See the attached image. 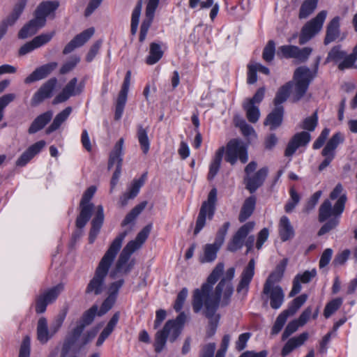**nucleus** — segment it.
Masks as SVG:
<instances>
[{
    "instance_id": "34",
    "label": "nucleus",
    "mask_w": 357,
    "mask_h": 357,
    "mask_svg": "<svg viewBox=\"0 0 357 357\" xmlns=\"http://www.w3.org/2000/svg\"><path fill=\"white\" fill-rule=\"evenodd\" d=\"M264 294L269 296L270 305L273 309H279L284 302V294L279 285L275 286L269 290V292Z\"/></svg>"
},
{
    "instance_id": "52",
    "label": "nucleus",
    "mask_w": 357,
    "mask_h": 357,
    "mask_svg": "<svg viewBox=\"0 0 357 357\" xmlns=\"http://www.w3.org/2000/svg\"><path fill=\"white\" fill-rule=\"evenodd\" d=\"M346 54V52L341 50V45H335L328 53L326 62L334 61L337 63L342 60Z\"/></svg>"
},
{
    "instance_id": "22",
    "label": "nucleus",
    "mask_w": 357,
    "mask_h": 357,
    "mask_svg": "<svg viewBox=\"0 0 357 357\" xmlns=\"http://www.w3.org/2000/svg\"><path fill=\"white\" fill-rule=\"evenodd\" d=\"M44 140L38 141L30 146L17 160V167H24L35 155L38 154L45 146Z\"/></svg>"
},
{
    "instance_id": "44",
    "label": "nucleus",
    "mask_w": 357,
    "mask_h": 357,
    "mask_svg": "<svg viewBox=\"0 0 357 357\" xmlns=\"http://www.w3.org/2000/svg\"><path fill=\"white\" fill-rule=\"evenodd\" d=\"M147 205V202L144 201L136 205L125 217L121 226L125 227L129 224L133 223L137 216L143 211Z\"/></svg>"
},
{
    "instance_id": "47",
    "label": "nucleus",
    "mask_w": 357,
    "mask_h": 357,
    "mask_svg": "<svg viewBox=\"0 0 357 357\" xmlns=\"http://www.w3.org/2000/svg\"><path fill=\"white\" fill-rule=\"evenodd\" d=\"M243 108L246 112V117L249 122L255 123L258 121L260 116V111L257 106L244 102Z\"/></svg>"
},
{
    "instance_id": "4",
    "label": "nucleus",
    "mask_w": 357,
    "mask_h": 357,
    "mask_svg": "<svg viewBox=\"0 0 357 357\" xmlns=\"http://www.w3.org/2000/svg\"><path fill=\"white\" fill-rule=\"evenodd\" d=\"M319 60L320 59L318 58L313 70L307 66H300L295 70L293 77L295 81L292 97L294 102L299 101L306 93L310 83L317 76Z\"/></svg>"
},
{
    "instance_id": "16",
    "label": "nucleus",
    "mask_w": 357,
    "mask_h": 357,
    "mask_svg": "<svg viewBox=\"0 0 357 357\" xmlns=\"http://www.w3.org/2000/svg\"><path fill=\"white\" fill-rule=\"evenodd\" d=\"M311 136L309 132L302 131L296 133L288 142L284 150L286 157H291L301 146H305L310 141Z\"/></svg>"
},
{
    "instance_id": "5",
    "label": "nucleus",
    "mask_w": 357,
    "mask_h": 357,
    "mask_svg": "<svg viewBox=\"0 0 357 357\" xmlns=\"http://www.w3.org/2000/svg\"><path fill=\"white\" fill-rule=\"evenodd\" d=\"M217 202V190L213 188L208 195L207 199L204 201L201 205L194 229V235H197L206 224V220H213Z\"/></svg>"
},
{
    "instance_id": "1",
    "label": "nucleus",
    "mask_w": 357,
    "mask_h": 357,
    "mask_svg": "<svg viewBox=\"0 0 357 357\" xmlns=\"http://www.w3.org/2000/svg\"><path fill=\"white\" fill-rule=\"evenodd\" d=\"M223 271L224 264L218 263L201 287L194 290L192 301L194 312H199L204 304H207L210 314L217 311L220 306L225 307L230 304L234 294L233 284H228L220 281L213 291V285L218 282Z\"/></svg>"
},
{
    "instance_id": "11",
    "label": "nucleus",
    "mask_w": 357,
    "mask_h": 357,
    "mask_svg": "<svg viewBox=\"0 0 357 357\" xmlns=\"http://www.w3.org/2000/svg\"><path fill=\"white\" fill-rule=\"evenodd\" d=\"M63 288V284L60 283L38 296L36 300V312L37 314L45 312L47 305L56 301Z\"/></svg>"
},
{
    "instance_id": "46",
    "label": "nucleus",
    "mask_w": 357,
    "mask_h": 357,
    "mask_svg": "<svg viewBox=\"0 0 357 357\" xmlns=\"http://www.w3.org/2000/svg\"><path fill=\"white\" fill-rule=\"evenodd\" d=\"M319 0H304L299 10L298 17L300 19L307 18L311 15L317 6Z\"/></svg>"
},
{
    "instance_id": "63",
    "label": "nucleus",
    "mask_w": 357,
    "mask_h": 357,
    "mask_svg": "<svg viewBox=\"0 0 357 357\" xmlns=\"http://www.w3.org/2000/svg\"><path fill=\"white\" fill-rule=\"evenodd\" d=\"M312 52V49L311 47H305L300 49L297 47L294 59L298 60L300 62H305L308 59Z\"/></svg>"
},
{
    "instance_id": "37",
    "label": "nucleus",
    "mask_w": 357,
    "mask_h": 357,
    "mask_svg": "<svg viewBox=\"0 0 357 357\" xmlns=\"http://www.w3.org/2000/svg\"><path fill=\"white\" fill-rule=\"evenodd\" d=\"M38 20L34 17L28 23L24 24L18 33V38L20 39H25L30 36H33L37 33L39 29L43 27L40 25Z\"/></svg>"
},
{
    "instance_id": "43",
    "label": "nucleus",
    "mask_w": 357,
    "mask_h": 357,
    "mask_svg": "<svg viewBox=\"0 0 357 357\" xmlns=\"http://www.w3.org/2000/svg\"><path fill=\"white\" fill-rule=\"evenodd\" d=\"M163 56V52L161 50L160 44L151 43L150 44L149 54L146 59V63L148 65H153L158 62Z\"/></svg>"
},
{
    "instance_id": "64",
    "label": "nucleus",
    "mask_w": 357,
    "mask_h": 357,
    "mask_svg": "<svg viewBox=\"0 0 357 357\" xmlns=\"http://www.w3.org/2000/svg\"><path fill=\"white\" fill-rule=\"evenodd\" d=\"M31 340L29 336H25L20 348L19 357L30 356Z\"/></svg>"
},
{
    "instance_id": "51",
    "label": "nucleus",
    "mask_w": 357,
    "mask_h": 357,
    "mask_svg": "<svg viewBox=\"0 0 357 357\" xmlns=\"http://www.w3.org/2000/svg\"><path fill=\"white\" fill-rule=\"evenodd\" d=\"M98 305H93L83 313L79 322L84 324L85 327L90 325L93 321L96 315L98 314Z\"/></svg>"
},
{
    "instance_id": "40",
    "label": "nucleus",
    "mask_w": 357,
    "mask_h": 357,
    "mask_svg": "<svg viewBox=\"0 0 357 357\" xmlns=\"http://www.w3.org/2000/svg\"><path fill=\"white\" fill-rule=\"evenodd\" d=\"M72 112L71 107H67L54 117L52 123L47 128L46 133L50 134L59 128L61 125L67 120Z\"/></svg>"
},
{
    "instance_id": "42",
    "label": "nucleus",
    "mask_w": 357,
    "mask_h": 357,
    "mask_svg": "<svg viewBox=\"0 0 357 357\" xmlns=\"http://www.w3.org/2000/svg\"><path fill=\"white\" fill-rule=\"evenodd\" d=\"M155 12V11H152L146 9V18L143 20L140 26V32L139 37V40L140 43H143L146 39L148 31L153 20Z\"/></svg>"
},
{
    "instance_id": "41",
    "label": "nucleus",
    "mask_w": 357,
    "mask_h": 357,
    "mask_svg": "<svg viewBox=\"0 0 357 357\" xmlns=\"http://www.w3.org/2000/svg\"><path fill=\"white\" fill-rule=\"evenodd\" d=\"M344 142V137L340 132L335 133L331 138L328 141L325 147L321 151V155H327L328 153H332L335 155V150L337 149L339 144Z\"/></svg>"
},
{
    "instance_id": "36",
    "label": "nucleus",
    "mask_w": 357,
    "mask_h": 357,
    "mask_svg": "<svg viewBox=\"0 0 357 357\" xmlns=\"http://www.w3.org/2000/svg\"><path fill=\"white\" fill-rule=\"evenodd\" d=\"M256 204V197L250 196L243 202L238 215L240 222H245L253 213Z\"/></svg>"
},
{
    "instance_id": "25",
    "label": "nucleus",
    "mask_w": 357,
    "mask_h": 357,
    "mask_svg": "<svg viewBox=\"0 0 357 357\" xmlns=\"http://www.w3.org/2000/svg\"><path fill=\"white\" fill-rule=\"evenodd\" d=\"M340 36V17L335 16L326 26V36L324 40L325 45L335 41Z\"/></svg>"
},
{
    "instance_id": "45",
    "label": "nucleus",
    "mask_w": 357,
    "mask_h": 357,
    "mask_svg": "<svg viewBox=\"0 0 357 357\" xmlns=\"http://www.w3.org/2000/svg\"><path fill=\"white\" fill-rule=\"evenodd\" d=\"M137 137L143 153L146 154L150 148V142L148 137V131L142 125L137 126Z\"/></svg>"
},
{
    "instance_id": "18",
    "label": "nucleus",
    "mask_w": 357,
    "mask_h": 357,
    "mask_svg": "<svg viewBox=\"0 0 357 357\" xmlns=\"http://www.w3.org/2000/svg\"><path fill=\"white\" fill-rule=\"evenodd\" d=\"M268 167H264L259 169L252 176H246L244 178L245 188L251 194L255 192L256 190L264 184L268 176Z\"/></svg>"
},
{
    "instance_id": "3",
    "label": "nucleus",
    "mask_w": 357,
    "mask_h": 357,
    "mask_svg": "<svg viewBox=\"0 0 357 357\" xmlns=\"http://www.w3.org/2000/svg\"><path fill=\"white\" fill-rule=\"evenodd\" d=\"M343 190L342 184L338 183L330 193V198L333 200L338 198L333 207L329 199H326L319 208V221L326 222L318 231V236H323L335 229L340 223V218L343 213L347 202V195H341Z\"/></svg>"
},
{
    "instance_id": "24",
    "label": "nucleus",
    "mask_w": 357,
    "mask_h": 357,
    "mask_svg": "<svg viewBox=\"0 0 357 357\" xmlns=\"http://www.w3.org/2000/svg\"><path fill=\"white\" fill-rule=\"evenodd\" d=\"M284 114V107H275L264 119V126H268L271 131L276 130L283 122Z\"/></svg>"
},
{
    "instance_id": "60",
    "label": "nucleus",
    "mask_w": 357,
    "mask_h": 357,
    "mask_svg": "<svg viewBox=\"0 0 357 357\" xmlns=\"http://www.w3.org/2000/svg\"><path fill=\"white\" fill-rule=\"evenodd\" d=\"M188 291L186 287H183L178 294L174 304V309L176 312H180L183 306L185 301L188 296Z\"/></svg>"
},
{
    "instance_id": "61",
    "label": "nucleus",
    "mask_w": 357,
    "mask_h": 357,
    "mask_svg": "<svg viewBox=\"0 0 357 357\" xmlns=\"http://www.w3.org/2000/svg\"><path fill=\"white\" fill-rule=\"evenodd\" d=\"M116 298H114L113 296L108 295V296L102 302L100 310H98V316L101 317L105 314L109 310H110L114 306L116 302Z\"/></svg>"
},
{
    "instance_id": "31",
    "label": "nucleus",
    "mask_w": 357,
    "mask_h": 357,
    "mask_svg": "<svg viewBox=\"0 0 357 357\" xmlns=\"http://www.w3.org/2000/svg\"><path fill=\"white\" fill-rule=\"evenodd\" d=\"M53 113L52 111H47L38 116L31 123L28 129L29 134H34L40 131L51 121Z\"/></svg>"
},
{
    "instance_id": "54",
    "label": "nucleus",
    "mask_w": 357,
    "mask_h": 357,
    "mask_svg": "<svg viewBox=\"0 0 357 357\" xmlns=\"http://www.w3.org/2000/svg\"><path fill=\"white\" fill-rule=\"evenodd\" d=\"M289 194L290 199L284 206V211L288 213L293 211L301 199L300 195L294 188L290 189Z\"/></svg>"
},
{
    "instance_id": "39",
    "label": "nucleus",
    "mask_w": 357,
    "mask_h": 357,
    "mask_svg": "<svg viewBox=\"0 0 357 357\" xmlns=\"http://www.w3.org/2000/svg\"><path fill=\"white\" fill-rule=\"evenodd\" d=\"M204 314L206 318L208 319V324L206 329V336L207 337H211L215 335L220 319V315H215L217 311H214L212 313H209L207 309V304H204Z\"/></svg>"
},
{
    "instance_id": "21",
    "label": "nucleus",
    "mask_w": 357,
    "mask_h": 357,
    "mask_svg": "<svg viewBox=\"0 0 357 357\" xmlns=\"http://www.w3.org/2000/svg\"><path fill=\"white\" fill-rule=\"evenodd\" d=\"M58 66L56 62H50L44 64L36 68L28 77L24 79L26 84H30L38 80L46 78L50 75Z\"/></svg>"
},
{
    "instance_id": "30",
    "label": "nucleus",
    "mask_w": 357,
    "mask_h": 357,
    "mask_svg": "<svg viewBox=\"0 0 357 357\" xmlns=\"http://www.w3.org/2000/svg\"><path fill=\"white\" fill-rule=\"evenodd\" d=\"M186 321V315L183 312L176 317L175 319L168 320L167 322H170L169 328L172 330L169 341L174 342L181 335L184 324Z\"/></svg>"
},
{
    "instance_id": "62",
    "label": "nucleus",
    "mask_w": 357,
    "mask_h": 357,
    "mask_svg": "<svg viewBox=\"0 0 357 357\" xmlns=\"http://www.w3.org/2000/svg\"><path fill=\"white\" fill-rule=\"evenodd\" d=\"M80 61V58L77 56H73L69 61H66L60 68L59 73L65 75L71 71L77 64Z\"/></svg>"
},
{
    "instance_id": "56",
    "label": "nucleus",
    "mask_w": 357,
    "mask_h": 357,
    "mask_svg": "<svg viewBox=\"0 0 357 357\" xmlns=\"http://www.w3.org/2000/svg\"><path fill=\"white\" fill-rule=\"evenodd\" d=\"M275 53V43L273 40H271L268 42L264 48L262 57L266 62H271L273 60Z\"/></svg>"
},
{
    "instance_id": "58",
    "label": "nucleus",
    "mask_w": 357,
    "mask_h": 357,
    "mask_svg": "<svg viewBox=\"0 0 357 357\" xmlns=\"http://www.w3.org/2000/svg\"><path fill=\"white\" fill-rule=\"evenodd\" d=\"M77 83V79L76 77H74L69 81V82L66 85L63 90H64L70 96H73L77 94H79L82 92L84 86L79 84L77 89H75Z\"/></svg>"
},
{
    "instance_id": "8",
    "label": "nucleus",
    "mask_w": 357,
    "mask_h": 357,
    "mask_svg": "<svg viewBox=\"0 0 357 357\" xmlns=\"http://www.w3.org/2000/svg\"><path fill=\"white\" fill-rule=\"evenodd\" d=\"M326 15L327 12L326 10H321L315 17L303 26L299 36L300 45L305 44L321 31Z\"/></svg>"
},
{
    "instance_id": "12",
    "label": "nucleus",
    "mask_w": 357,
    "mask_h": 357,
    "mask_svg": "<svg viewBox=\"0 0 357 357\" xmlns=\"http://www.w3.org/2000/svg\"><path fill=\"white\" fill-rule=\"evenodd\" d=\"M152 229V225H146L137 235L135 240L129 241L123 249V254L121 260L128 259L130 255H132L137 250L140 248L146 241Z\"/></svg>"
},
{
    "instance_id": "49",
    "label": "nucleus",
    "mask_w": 357,
    "mask_h": 357,
    "mask_svg": "<svg viewBox=\"0 0 357 357\" xmlns=\"http://www.w3.org/2000/svg\"><path fill=\"white\" fill-rule=\"evenodd\" d=\"M343 300L341 298H335L328 302L324 308V316L328 319L335 313L342 305Z\"/></svg>"
},
{
    "instance_id": "33",
    "label": "nucleus",
    "mask_w": 357,
    "mask_h": 357,
    "mask_svg": "<svg viewBox=\"0 0 357 357\" xmlns=\"http://www.w3.org/2000/svg\"><path fill=\"white\" fill-rule=\"evenodd\" d=\"M225 153V148L223 146L218 149L215 152V156L211 160L209 165V171L207 175V179L211 181L214 179L218 174L221 165V162Z\"/></svg>"
},
{
    "instance_id": "59",
    "label": "nucleus",
    "mask_w": 357,
    "mask_h": 357,
    "mask_svg": "<svg viewBox=\"0 0 357 357\" xmlns=\"http://www.w3.org/2000/svg\"><path fill=\"white\" fill-rule=\"evenodd\" d=\"M318 123L317 111H315L313 114L309 117L305 118L303 121L302 128L308 131H314Z\"/></svg>"
},
{
    "instance_id": "7",
    "label": "nucleus",
    "mask_w": 357,
    "mask_h": 357,
    "mask_svg": "<svg viewBox=\"0 0 357 357\" xmlns=\"http://www.w3.org/2000/svg\"><path fill=\"white\" fill-rule=\"evenodd\" d=\"M96 191V188L91 185L84 192L79 203V213L77 217V223L79 227L86 225L92 216L94 204L90 201Z\"/></svg>"
},
{
    "instance_id": "17",
    "label": "nucleus",
    "mask_w": 357,
    "mask_h": 357,
    "mask_svg": "<svg viewBox=\"0 0 357 357\" xmlns=\"http://www.w3.org/2000/svg\"><path fill=\"white\" fill-rule=\"evenodd\" d=\"M59 7V1L57 0L45 1L39 3L35 12L34 17L38 20L40 25H45L46 17L54 13Z\"/></svg>"
},
{
    "instance_id": "50",
    "label": "nucleus",
    "mask_w": 357,
    "mask_h": 357,
    "mask_svg": "<svg viewBox=\"0 0 357 357\" xmlns=\"http://www.w3.org/2000/svg\"><path fill=\"white\" fill-rule=\"evenodd\" d=\"M307 296L306 294H301L295 298L288 306V308L284 310L290 316L294 315L296 311L305 303Z\"/></svg>"
},
{
    "instance_id": "14",
    "label": "nucleus",
    "mask_w": 357,
    "mask_h": 357,
    "mask_svg": "<svg viewBox=\"0 0 357 357\" xmlns=\"http://www.w3.org/2000/svg\"><path fill=\"white\" fill-rule=\"evenodd\" d=\"M57 82L58 80L56 77H52L43 83L33 94L31 98V105H38L45 99L50 98L53 96V92L56 86Z\"/></svg>"
},
{
    "instance_id": "28",
    "label": "nucleus",
    "mask_w": 357,
    "mask_h": 357,
    "mask_svg": "<svg viewBox=\"0 0 357 357\" xmlns=\"http://www.w3.org/2000/svg\"><path fill=\"white\" fill-rule=\"evenodd\" d=\"M170 322H166L162 329L158 331L155 335L154 349L156 353H160L166 345L167 340L172 333L169 328Z\"/></svg>"
},
{
    "instance_id": "6",
    "label": "nucleus",
    "mask_w": 357,
    "mask_h": 357,
    "mask_svg": "<svg viewBox=\"0 0 357 357\" xmlns=\"http://www.w3.org/2000/svg\"><path fill=\"white\" fill-rule=\"evenodd\" d=\"M124 139L120 138L115 144L113 150L111 151L108 161V169H111L116 164V169L112 175L110 181V192L113 191L116 185L121 172V166L123 162Z\"/></svg>"
},
{
    "instance_id": "9",
    "label": "nucleus",
    "mask_w": 357,
    "mask_h": 357,
    "mask_svg": "<svg viewBox=\"0 0 357 357\" xmlns=\"http://www.w3.org/2000/svg\"><path fill=\"white\" fill-rule=\"evenodd\" d=\"M239 159L242 163L248 160V151L244 143L238 139H231L227 144L225 160L234 165Z\"/></svg>"
},
{
    "instance_id": "38",
    "label": "nucleus",
    "mask_w": 357,
    "mask_h": 357,
    "mask_svg": "<svg viewBox=\"0 0 357 357\" xmlns=\"http://www.w3.org/2000/svg\"><path fill=\"white\" fill-rule=\"evenodd\" d=\"M52 335L47 325V321L45 317H40L37 324V339L43 344H46Z\"/></svg>"
},
{
    "instance_id": "15",
    "label": "nucleus",
    "mask_w": 357,
    "mask_h": 357,
    "mask_svg": "<svg viewBox=\"0 0 357 357\" xmlns=\"http://www.w3.org/2000/svg\"><path fill=\"white\" fill-rule=\"evenodd\" d=\"M255 261L253 259H250L243 269L240 281L236 287L237 294L242 295L244 298L248 292L250 284L255 275Z\"/></svg>"
},
{
    "instance_id": "57",
    "label": "nucleus",
    "mask_w": 357,
    "mask_h": 357,
    "mask_svg": "<svg viewBox=\"0 0 357 357\" xmlns=\"http://www.w3.org/2000/svg\"><path fill=\"white\" fill-rule=\"evenodd\" d=\"M296 50L297 46L295 45H282L278 48V54L285 59H294Z\"/></svg>"
},
{
    "instance_id": "29",
    "label": "nucleus",
    "mask_w": 357,
    "mask_h": 357,
    "mask_svg": "<svg viewBox=\"0 0 357 357\" xmlns=\"http://www.w3.org/2000/svg\"><path fill=\"white\" fill-rule=\"evenodd\" d=\"M308 333L307 332H303L298 336L293 337L289 339L282 349V356H287L294 349L303 345L304 342L308 339Z\"/></svg>"
},
{
    "instance_id": "13",
    "label": "nucleus",
    "mask_w": 357,
    "mask_h": 357,
    "mask_svg": "<svg viewBox=\"0 0 357 357\" xmlns=\"http://www.w3.org/2000/svg\"><path fill=\"white\" fill-rule=\"evenodd\" d=\"M131 79V71L128 70L126 72L123 84L121 86V91L118 95L114 113V119L119 121L121 119L125 105L127 101L128 93L129 91L130 84Z\"/></svg>"
},
{
    "instance_id": "2",
    "label": "nucleus",
    "mask_w": 357,
    "mask_h": 357,
    "mask_svg": "<svg viewBox=\"0 0 357 357\" xmlns=\"http://www.w3.org/2000/svg\"><path fill=\"white\" fill-rule=\"evenodd\" d=\"M129 231L125 230L113 240L109 248L100 259L96 267L94 275L87 284L84 293L86 295L98 296L106 289L105 280L109 268L119 252L122 243Z\"/></svg>"
},
{
    "instance_id": "26",
    "label": "nucleus",
    "mask_w": 357,
    "mask_h": 357,
    "mask_svg": "<svg viewBox=\"0 0 357 357\" xmlns=\"http://www.w3.org/2000/svg\"><path fill=\"white\" fill-rule=\"evenodd\" d=\"M222 245L214 241L213 243H207L204 246L203 254L199 257V261L202 264L211 263L215 260L217 254Z\"/></svg>"
},
{
    "instance_id": "20",
    "label": "nucleus",
    "mask_w": 357,
    "mask_h": 357,
    "mask_svg": "<svg viewBox=\"0 0 357 357\" xmlns=\"http://www.w3.org/2000/svg\"><path fill=\"white\" fill-rule=\"evenodd\" d=\"M94 29L89 28L75 36L63 48V54H68L75 48L84 45L93 35Z\"/></svg>"
},
{
    "instance_id": "19",
    "label": "nucleus",
    "mask_w": 357,
    "mask_h": 357,
    "mask_svg": "<svg viewBox=\"0 0 357 357\" xmlns=\"http://www.w3.org/2000/svg\"><path fill=\"white\" fill-rule=\"evenodd\" d=\"M288 260L287 258L283 259L275 267V270L272 271L264 284L263 294L269 292V290L273 288L275 283L279 282L285 271Z\"/></svg>"
},
{
    "instance_id": "35",
    "label": "nucleus",
    "mask_w": 357,
    "mask_h": 357,
    "mask_svg": "<svg viewBox=\"0 0 357 357\" xmlns=\"http://www.w3.org/2000/svg\"><path fill=\"white\" fill-rule=\"evenodd\" d=\"M279 235L283 242L292 238L294 236V228L287 216H282L280 220Z\"/></svg>"
},
{
    "instance_id": "48",
    "label": "nucleus",
    "mask_w": 357,
    "mask_h": 357,
    "mask_svg": "<svg viewBox=\"0 0 357 357\" xmlns=\"http://www.w3.org/2000/svg\"><path fill=\"white\" fill-rule=\"evenodd\" d=\"M146 174V173H144L139 178L133 180L132 184L128 190V192H126L130 195V197L135 198L137 197L140 188L144 185L145 183Z\"/></svg>"
},
{
    "instance_id": "10",
    "label": "nucleus",
    "mask_w": 357,
    "mask_h": 357,
    "mask_svg": "<svg viewBox=\"0 0 357 357\" xmlns=\"http://www.w3.org/2000/svg\"><path fill=\"white\" fill-rule=\"evenodd\" d=\"M254 222H248L243 225L234 234L227 244V250L235 252L243 248L244 242L248 234L255 227Z\"/></svg>"
},
{
    "instance_id": "32",
    "label": "nucleus",
    "mask_w": 357,
    "mask_h": 357,
    "mask_svg": "<svg viewBox=\"0 0 357 357\" xmlns=\"http://www.w3.org/2000/svg\"><path fill=\"white\" fill-rule=\"evenodd\" d=\"M294 83L289 81L280 86L273 99V105L276 107H284L282 104L287 101L290 96Z\"/></svg>"
},
{
    "instance_id": "53",
    "label": "nucleus",
    "mask_w": 357,
    "mask_h": 357,
    "mask_svg": "<svg viewBox=\"0 0 357 357\" xmlns=\"http://www.w3.org/2000/svg\"><path fill=\"white\" fill-rule=\"evenodd\" d=\"M142 3H138L135 7L131 16L130 33L135 36L137 31L139 17L141 15Z\"/></svg>"
},
{
    "instance_id": "23",
    "label": "nucleus",
    "mask_w": 357,
    "mask_h": 357,
    "mask_svg": "<svg viewBox=\"0 0 357 357\" xmlns=\"http://www.w3.org/2000/svg\"><path fill=\"white\" fill-rule=\"evenodd\" d=\"M105 219L103 206L98 205L96 208L95 215L91 220V227L89 231V241L90 243H93L99 234L100 229L103 225Z\"/></svg>"
},
{
    "instance_id": "55",
    "label": "nucleus",
    "mask_w": 357,
    "mask_h": 357,
    "mask_svg": "<svg viewBox=\"0 0 357 357\" xmlns=\"http://www.w3.org/2000/svg\"><path fill=\"white\" fill-rule=\"evenodd\" d=\"M289 316L290 315L284 310L278 315L271 329L272 335H277L279 333Z\"/></svg>"
},
{
    "instance_id": "27",
    "label": "nucleus",
    "mask_w": 357,
    "mask_h": 357,
    "mask_svg": "<svg viewBox=\"0 0 357 357\" xmlns=\"http://www.w3.org/2000/svg\"><path fill=\"white\" fill-rule=\"evenodd\" d=\"M123 254V250L120 253V255L117 259V261L115 264L114 268L111 271L109 275L112 278H115L117 273H121L123 274H128L129 273L131 270L135 266V260L132 259L130 260V257L132 255H130L129 257H128V259L126 260L123 259L121 260V257Z\"/></svg>"
}]
</instances>
